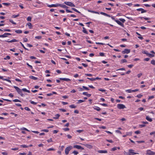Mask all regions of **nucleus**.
Returning a JSON list of instances; mask_svg holds the SVG:
<instances>
[{
  "label": "nucleus",
  "mask_w": 155,
  "mask_h": 155,
  "mask_svg": "<svg viewBox=\"0 0 155 155\" xmlns=\"http://www.w3.org/2000/svg\"><path fill=\"white\" fill-rule=\"evenodd\" d=\"M58 6H60L61 7L63 8H66V11L68 13H73V12L70 11L69 10H68L67 9V8H68V6H66V5H64L63 4H59L58 5Z\"/></svg>",
  "instance_id": "1"
},
{
  "label": "nucleus",
  "mask_w": 155,
  "mask_h": 155,
  "mask_svg": "<svg viewBox=\"0 0 155 155\" xmlns=\"http://www.w3.org/2000/svg\"><path fill=\"white\" fill-rule=\"evenodd\" d=\"M13 87L16 89L17 92L20 94L21 96L23 97L24 96V95L22 94V92L21 89L16 86H14Z\"/></svg>",
  "instance_id": "2"
},
{
  "label": "nucleus",
  "mask_w": 155,
  "mask_h": 155,
  "mask_svg": "<svg viewBox=\"0 0 155 155\" xmlns=\"http://www.w3.org/2000/svg\"><path fill=\"white\" fill-rule=\"evenodd\" d=\"M72 147L69 146L67 147L65 149V153L66 155L68 154L69 151L72 149Z\"/></svg>",
  "instance_id": "3"
},
{
  "label": "nucleus",
  "mask_w": 155,
  "mask_h": 155,
  "mask_svg": "<svg viewBox=\"0 0 155 155\" xmlns=\"http://www.w3.org/2000/svg\"><path fill=\"white\" fill-rule=\"evenodd\" d=\"M64 4L70 7L75 6V5L73 3L71 2H64Z\"/></svg>",
  "instance_id": "4"
},
{
  "label": "nucleus",
  "mask_w": 155,
  "mask_h": 155,
  "mask_svg": "<svg viewBox=\"0 0 155 155\" xmlns=\"http://www.w3.org/2000/svg\"><path fill=\"white\" fill-rule=\"evenodd\" d=\"M117 107L119 109H123L126 108L125 106L123 104H118L117 105Z\"/></svg>",
  "instance_id": "5"
},
{
  "label": "nucleus",
  "mask_w": 155,
  "mask_h": 155,
  "mask_svg": "<svg viewBox=\"0 0 155 155\" xmlns=\"http://www.w3.org/2000/svg\"><path fill=\"white\" fill-rule=\"evenodd\" d=\"M134 150H129V155H133L136 154H138L139 153L134 152Z\"/></svg>",
  "instance_id": "6"
},
{
  "label": "nucleus",
  "mask_w": 155,
  "mask_h": 155,
  "mask_svg": "<svg viewBox=\"0 0 155 155\" xmlns=\"http://www.w3.org/2000/svg\"><path fill=\"white\" fill-rule=\"evenodd\" d=\"M130 50L129 49H127V48H125L124 50L122 51V53L123 54H128L130 53Z\"/></svg>",
  "instance_id": "7"
},
{
  "label": "nucleus",
  "mask_w": 155,
  "mask_h": 155,
  "mask_svg": "<svg viewBox=\"0 0 155 155\" xmlns=\"http://www.w3.org/2000/svg\"><path fill=\"white\" fill-rule=\"evenodd\" d=\"M147 154L149 155H154L155 154V153L150 150H148L147 151Z\"/></svg>",
  "instance_id": "8"
},
{
  "label": "nucleus",
  "mask_w": 155,
  "mask_h": 155,
  "mask_svg": "<svg viewBox=\"0 0 155 155\" xmlns=\"http://www.w3.org/2000/svg\"><path fill=\"white\" fill-rule=\"evenodd\" d=\"M74 148L78 149L84 150V148L81 146L78 145H75L73 146Z\"/></svg>",
  "instance_id": "9"
},
{
  "label": "nucleus",
  "mask_w": 155,
  "mask_h": 155,
  "mask_svg": "<svg viewBox=\"0 0 155 155\" xmlns=\"http://www.w3.org/2000/svg\"><path fill=\"white\" fill-rule=\"evenodd\" d=\"M11 34L9 33H5L4 34L2 35H0V38H5L8 35H11Z\"/></svg>",
  "instance_id": "10"
},
{
  "label": "nucleus",
  "mask_w": 155,
  "mask_h": 155,
  "mask_svg": "<svg viewBox=\"0 0 155 155\" xmlns=\"http://www.w3.org/2000/svg\"><path fill=\"white\" fill-rule=\"evenodd\" d=\"M58 4H52L48 5V6L50 8L56 7L58 6Z\"/></svg>",
  "instance_id": "11"
},
{
  "label": "nucleus",
  "mask_w": 155,
  "mask_h": 155,
  "mask_svg": "<svg viewBox=\"0 0 155 155\" xmlns=\"http://www.w3.org/2000/svg\"><path fill=\"white\" fill-rule=\"evenodd\" d=\"M97 152L100 153H107V151L106 150H98Z\"/></svg>",
  "instance_id": "12"
},
{
  "label": "nucleus",
  "mask_w": 155,
  "mask_h": 155,
  "mask_svg": "<svg viewBox=\"0 0 155 155\" xmlns=\"http://www.w3.org/2000/svg\"><path fill=\"white\" fill-rule=\"evenodd\" d=\"M115 22H116L118 24L121 26L123 27H124V24L119 20H115Z\"/></svg>",
  "instance_id": "13"
},
{
  "label": "nucleus",
  "mask_w": 155,
  "mask_h": 155,
  "mask_svg": "<svg viewBox=\"0 0 155 155\" xmlns=\"http://www.w3.org/2000/svg\"><path fill=\"white\" fill-rule=\"evenodd\" d=\"M83 145L85 146L87 148L89 149H91L93 148V146L90 144H83Z\"/></svg>",
  "instance_id": "14"
},
{
  "label": "nucleus",
  "mask_w": 155,
  "mask_h": 155,
  "mask_svg": "<svg viewBox=\"0 0 155 155\" xmlns=\"http://www.w3.org/2000/svg\"><path fill=\"white\" fill-rule=\"evenodd\" d=\"M6 41L8 43H12L18 41L16 40V39H12V40L11 41Z\"/></svg>",
  "instance_id": "15"
},
{
  "label": "nucleus",
  "mask_w": 155,
  "mask_h": 155,
  "mask_svg": "<svg viewBox=\"0 0 155 155\" xmlns=\"http://www.w3.org/2000/svg\"><path fill=\"white\" fill-rule=\"evenodd\" d=\"M60 80H63L65 81H71V80L69 78H59Z\"/></svg>",
  "instance_id": "16"
},
{
  "label": "nucleus",
  "mask_w": 155,
  "mask_h": 155,
  "mask_svg": "<svg viewBox=\"0 0 155 155\" xmlns=\"http://www.w3.org/2000/svg\"><path fill=\"white\" fill-rule=\"evenodd\" d=\"M100 14L102 15H103L105 16H107L108 17H110V16L109 15H108L107 14L104 13V12H100Z\"/></svg>",
  "instance_id": "17"
},
{
  "label": "nucleus",
  "mask_w": 155,
  "mask_h": 155,
  "mask_svg": "<svg viewBox=\"0 0 155 155\" xmlns=\"http://www.w3.org/2000/svg\"><path fill=\"white\" fill-rule=\"evenodd\" d=\"M146 119L147 120L150 122H151L152 121V120L151 118H150L149 116H147L146 117Z\"/></svg>",
  "instance_id": "18"
},
{
  "label": "nucleus",
  "mask_w": 155,
  "mask_h": 155,
  "mask_svg": "<svg viewBox=\"0 0 155 155\" xmlns=\"http://www.w3.org/2000/svg\"><path fill=\"white\" fill-rule=\"evenodd\" d=\"M29 78H31L32 79H33V80H36L38 79L37 78L33 76H32V75L30 76H29Z\"/></svg>",
  "instance_id": "19"
},
{
  "label": "nucleus",
  "mask_w": 155,
  "mask_h": 155,
  "mask_svg": "<svg viewBox=\"0 0 155 155\" xmlns=\"http://www.w3.org/2000/svg\"><path fill=\"white\" fill-rule=\"evenodd\" d=\"M21 91H23L25 92H26L28 93H30V92L29 90H27V89L25 88H24L22 89L21 90Z\"/></svg>",
  "instance_id": "20"
},
{
  "label": "nucleus",
  "mask_w": 155,
  "mask_h": 155,
  "mask_svg": "<svg viewBox=\"0 0 155 155\" xmlns=\"http://www.w3.org/2000/svg\"><path fill=\"white\" fill-rule=\"evenodd\" d=\"M55 116L56 117H54L53 118L54 119H56L58 118L60 116V115L58 114H57L55 115Z\"/></svg>",
  "instance_id": "21"
},
{
  "label": "nucleus",
  "mask_w": 155,
  "mask_h": 155,
  "mask_svg": "<svg viewBox=\"0 0 155 155\" xmlns=\"http://www.w3.org/2000/svg\"><path fill=\"white\" fill-rule=\"evenodd\" d=\"M139 18L141 19H142L143 18H144L146 20H147L150 19V18L141 17H139Z\"/></svg>",
  "instance_id": "22"
},
{
  "label": "nucleus",
  "mask_w": 155,
  "mask_h": 155,
  "mask_svg": "<svg viewBox=\"0 0 155 155\" xmlns=\"http://www.w3.org/2000/svg\"><path fill=\"white\" fill-rule=\"evenodd\" d=\"M69 107L71 108H75L77 107L74 104H72L69 106Z\"/></svg>",
  "instance_id": "23"
},
{
  "label": "nucleus",
  "mask_w": 155,
  "mask_h": 155,
  "mask_svg": "<svg viewBox=\"0 0 155 155\" xmlns=\"http://www.w3.org/2000/svg\"><path fill=\"white\" fill-rule=\"evenodd\" d=\"M15 32L17 33L20 34L22 33V31L20 30H18L15 31Z\"/></svg>",
  "instance_id": "24"
},
{
  "label": "nucleus",
  "mask_w": 155,
  "mask_h": 155,
  "mask_svg": "<svg viewBox=\"0 0 155 155\" xmlns=\"http://www.w3.org/2000/svg\"><path fill=\"white\" fill-rule=\"evenodd\" d=\"M94 109L97 111H100L101 110V109L98 107H94Z\"/></svg>",
  "instance_id": "25"
},
{
  "label": "nucleus",
  "mask_w": 155,
  "mask_h": 155,
  "mask_svg": "<svg viewBox=\"0 0 155 155\" xmlns=\"http://www.w3.org/2000/svg\"><path fill=\"white\" fill-rule=\"evenodd\" d=\"M19 16V14H18L17 15H14L12 16V17L13 18H15L18 17V16Z\"/></svg>",
  "instance_id": "26"
},
{
  "label": "nucleus",
  "mask_w": 155,
  "mask_h": 155,
  "mask_svg": "<svg viewBox=\"0 0 155 155\" xmlns=\"http://www.w3.org/2000/svg\"><path fill=\"white\" fill-rule=\"evenodd\" d=\"M83 31L84 33L87 34L88 33L87 31H86V29L84 28L83 27Z\"/></svg>",
  "instance_id": "27"
},
{
  "label": "nucleus",
  "mask_w": 155,
  "mask_h": 155,
  "mask_svg": "<svg viewBox=\"0 0 155 155\" xmlns=\"http://www.w3.org/2000/svg\"><path fill=\"white\" fill-rule=\"evenodd\" d=\"M71 9L78 13H81V12H80L78 11V10H77L76 9H75L74 8H71Z\"/></svg>",
  "instance_id": "28"
},
{
  "label": "nucleus",
  "mask_w": 155,
  "mask_h": 155,
  "mask_svg": "<svg viewBox=\"0 0 155 155\" xmlns=\"http://www.w3.org/2000/svg\"><path fill=\"white\" fill-rule=\"evenodd\" d=\"M31 18L30 16H28L27 18V20L28 21H31Z\"/></svg>",
  "instance_id": "29"
},
{
  "label": "nucleus",
  "mask_w": 155,
  "mask_h": 155,
  "mask_svg": "<svg viewBox=\"0 0 155 155\" xmlns=\"http://www.w3.org/2000/svg\"><path fill=\"white\" fill-rule=\"evenodd\" d=\"M9 21L10 22L12 23V24L14 25H16V24L15 22H14L11 19H9Z\"/></svg>",
  "instance_id": "30"
},
{
  "label": "nucleus",
  "mask_w": 155,
  "mask_h": 155,
  "mask_svg": "<svg viewBox=\"0 0 155 155\" xmlns=\"http://www.w3.org/2000/svg\"><path fill=\"white\" fill-rule=\"evenodd\" d=\"M29 26V28L31 29V27L32 26V24L31 23H28L27 24Z\"/></svg>",
  "instance_id": "31"
},
{
  "label": "nucleus",
  "mask_w": 155,
  "mask_h": 155,
  "mask_svg": "<svg viewBox=\"0 0 155 155\" xmlns=\"http://www.w3.org/2000/svg\"><path fill=\"white\" fill-rule=\"evenodd\" d=\"M148 56L150 58L153 57L154 56V54H148Z\"/></svg>",
  "instance_id": "32"
},
{
  "label": "nucleus",
  "mask_w": 155,
  "mask_h": 155,
  "mask_svg": "<svg viewBox=\"0 0 155 155\" xmlns=\"http://www.w3.org/2000/svg\"><path fill=\"white\" fill-rule=\"evenodd\" d=\"M141 13H145V12H147V11L144 9H143V8H142V9H141Z\"/></svg>",
  "instance_id": "33"
},
{
  "label": "nucleus",
  "mask_w": 155,
  "mask_h": 155,
  "mask_svg": "<svg viewBox=\"0 0 155 155\" xmlns=\"http://www.w3.org/2000/svg\"><path fill=\"white\" fill-rule=\"evenodd\" d=\"M151 64L153 65H155V60H152L151 61Z\"/></svg>",
  "instance_id": "34"
},
{
  "label": "nucleus",
  "mask_w": 155,
  "mask_h": 155,
  "mask_svg": "<svg viewBox=\"0 0 155 155\" xmlns=\"http://www.w3.org/2000/svg\"><path fill=\"white\" fill-rule=\"evenodd\" d=\"M2 4L8 6L10 5V3H3Z\"/></svg>",
  "instance_id": "35"
},
{
  "label": "nucleus",
  "mask_w": 155,
  "mask_h": 155,
  "mask_svg": "<svg viewBox=\"0 0 155 155\" xmlns=\"http://www.w3.org/2000/svg\"><path fill=\"white\" fill-rule=\"evenodd\" d=\"M13 101L15 102H21V101L20 100L17 99H14L13 100Z\"/></svg>",
  "instance_id": "36"
},
{
  "label": "nucleus",
  "mask_w": 155,
  "mask_h": 155,
  "mask_svg": "<svg viewBox=\"0 0 155 155\" xmlns=\"http://www.w3.org/2000/svg\"><path fill=\"white\" fill-rule=\"evenodd\" d=\"M59 109L60 111H62V112H65L66 111V110L64 109L60 108V109Z\"/></svg>",
  "instance_id": "37"
},
{
  "label": "nucleus",
  "mask_w": 155,
  "mask_h": 155,
  "mask_svg": "<svg viewBox=\"0 0 155 155\" xmlns=\"http://www.w3.org/2000/svg\"><path fill=\"white\" fill-rule=\"evenodd\" d=\"M119 20L122 21L123 23H124L125 21V20L124 19L122 18H120Z\"/></svg>",
  "instance_id": "38"
},
{
  "label": "nucleus",
  "mask_w": 155,
  "mask_h": 155,
  "mask_svg": "<svg viewBox=\"0 0 155 155\" xmlns=\"http://www.w3.org/2000/svg\"><path fill=\"white\" fill-rule=\"evenodd\" d=\"M121 63H125V62H127V60L126 59H124L121 60Z\"/></svg>",
  "instance_id": "39"
},
{
  "label": "nucleus",
  "mask_w": 155,
  "mask_h": 155,
  "mask_svg": "<svg viewBox=\"0 0 155 155\" xmlns=\"http://www.w3.org/2000/svg\"><path fill=\"white\" fill-rule=\"evenodd\" d=\"M30 102L31 104H34V105L36 104H37V103L35 102L34 101H32L31 100H30Z\"/></svg>",
  "instance_id": "40"
},
{
  "label": "nucleus",
  "mask_w": 155,
  "mask_h": 155,
  "mask_svg": "<svg viewBox=\"0 0 155 155\" xmlns=\"http://www.w3.org/2000/svg\"><path fill=\"white\" fill-rule=\"evenodd\" d=\"M117 147H114L113 148L111 149V150L112 151H114L116 150H117Z\"/></svg>",
  "instance_id": "41"
},
{
  "label": "nucleus",
  "mask_w": 155,
  "mask_h": 155,
  "mask_svg": "<svg viewBox=\"0 0 155 155\" xmlns=\"http://www.w3.org/2000/svg\"><path fill=\"white\" fill-rule=\"evenodd\" d=\"M84 100H79L78 101V102L77 103L79 104L80 103H81L84 102Z\"/></svg>",
  "instance_id": "42"
},
{
  "label": "nucleus",
  "mask_w": 155,
  "mask_h": 155,
  "mask_svg": "<svg viewBox=\"0 0 155 155\" xmlns=\"http://www.w3.org/2000/svg\"><path fill=\"white\" fill-rule=\"evenodd\" d=\"M3 80L4 81H7L8 82H9L11 83V80H10L9 79H6V78H4V79H3Z\"/></svg>",
  "instance_id": "43"
},
{
  "label": "nucleus",
  "mask_w": 155,
  "mask_h": 155,
  "mask_svg": "<svg viewBox=\"0 0 155 155\" xmlns=\"http://www.w3.org/2000/svg\"><path fill=\"white\" fill-rule=\"evenodd\" d=\"M132 90H131V89H128V90H127L126 91L128 93H131V92H132Z\"/></svg>",
  "instance_id": "44"
},
{
  "label": "nucleus",
  "mask_w": 155,
  "mask_h": 155,
  "mask_svg": "<svg viewBox=\"0 0 155 155\" xmlns=\"http://www.w3.org/2000/svg\"><path fill=\"white\" fill-rule=\"evenodd\" d=\"M82 87L84 89H85L86 90H89V89L87 87L85 86H82Z\"/></svg>",
  "instance_id": "45"
},
{
  "label": "nucleus",
  "mask_w": 155,
  "mask_h": 155,
  "mask_svg": "<svg viewBox=\"0 0 155 155\" xmlns=\"http://www.w3.org/2000/svg\"><path fill=\"white\" fill-rule=\"evenodd\" d=\"M143 96L141 94H139L136 96V97L138 98H140Z\"/></svg>",
  "instance_id": "46"
},
{
  "label": "nucleus",
  "mask_w": 155,
  "mask_h": 155,
  "mask_svg": "<svg viewBox=\"0 0 155 155\" xmlns=\"http://www.w3.org/2000/svg\"><path fill=\"white\" fill-rule=\"evenodd\" d=\"M63 130L64 131H67L69 130V129L68 128H65L63 129Z\"/></svg>",
  "instance_id": "47"
},
{
  "label": "nucleus",
  "mask_w": 155,
  "mask_h": 155,
  "mask_svg": "<svg viewBox=\"0 0 155 155\" xmlns=\"http://www.w3.org/2000/svg\"><path fill=\"white\" fill-rule=\"evenodd\" d=\"M21 147H22L23 148H26V147H28V146H26L25 145H21Z\"/></svg>",
  "instance_id": "48"
},
{
  "label": "nucleus",
  "mask_w": 155,
  "mask_h": 155,
  "mask_svg": "<svg viewBox=\"0 0 155 155\" xmlns=\"http://www.w3.org/2000/svg\"><path fill=\"white\" fill-rule=\"evenodd\" d=\"M78 153V152L75 150L72 152V153H74V155H77Z\"/></svg>",
  "instance_id": "49"
},
{
  "label": "nucleus",
  "mask_w": 155,
  "mask_h": 155,
  "mask_svg": "<svg viewBox=\"0 0 155 155\" xmlns=\"http://www.w3.org/2000/svg\"><path fill=\"white\" fill-rule=\"evenodd\" d=\"M55 150L54 149L52 148H50L48 149V150H47V151H51V150Z\"/></svg>",
  "instance_id": "50"
},
{
  "label": "nucleus",
  "mask_w": 155,
  "mask_h": 155,
  "mask_svg": "<svg viewBox=\"0 0 155 155\" xmlns=\"http://www.w3.org/2000/svg\"><path fill=\"white\" fill-rule=\"evenodd\" d=\"M142 53L143 54H146L147 55H148V54L149 53H147V52L146 51H144L142 52Z\"/></svg>",
  "instance_id": "51"
},
{
  "label": "nucleus",
  "mask_w": 155,
  "mask_h": 155,
  "mask_svg": "<svg viewBox=\"0 0 155 155\" xmlns=\"http://www.w3.org/2000/svg\"><path fill=\"white\" fill-rule=\"evenodd\" d=\"M24 109L26 110L27 111H30V109L28 107H25Z\"/></svg>",
  "instance_id": "52"
},
{
  "label": "nucleus",
  "mask_w": 155,
  "mask_h": 155,
  "mask_svg": "<svg viewBox=\"0 0 155 155\" xmlns=\"http://www.w3.org/2000/svg\"><path fill=\"white\" fill-rule=\"evenodd\" d=\"M10 58V57L9 56H7L5 58H4V59L6 60L7 59H9Z\"/></svg>",
  "instance_id": "53"
},
{
  "label": "nucleus",
  "mask_w": 155,
  "mask_h": 155,
  "mask_svg": "<svg viewBox=\"0 0 155 155\" xmlns=\"http://www.w3.org/2000/svg\"><path fill=\"white\" fill-rule=\"evenodd\" d=\"M87 79L90 80L91 81H95L94 78H87Z\"/></svg>",
  "instance_id": "54"
},
{
  "label": "nucleus",
  "mask_w": 155,
  "mask_h": 155,
  "mask_svg": "<svg viewBox=\"0 0 155 155\" xmlns=\"http://www.w3.org/2000/svg\"><path fill=\"white\" fill-rule=\"evenodd\" d=\"M100 55L101 56H104V53L100 52L99 53Z\"/></svg>",
  "instance_id": "55"
},
{
  "label": "nucleus",
  "mask_w": 155,
  "mask_h": 155,
  "mask_svg": "<svg viewBox=\"0 0 155 155\" xmlns=\"http://www.w3.org/2000/svg\"><path fill=\"white\" fill-rule=\"evenodd\" d=\"M142 75V73H140L139 74L137 75V77L138 78H140Z\"/></svg>",
  "instance_id": "56"
},
{
  "label": "nucleus",
  "mask_w": 155,
  "mask_h": 155,
  "mask_svg": "<svg viewBox=\"0 0 155 155\" xmlns=\"http://www.w3.org/2000/svg\"><path fill=\"white\" fill-rule=\"evenodd\" d=\"M48 130L47 129H43L41 130V131H44L46 132H48Z\"/></svg>",
  "instance_id": "57"
},
{
  "label": "nucleus",
  "mask_w": 155,
  "mask_h": 155,
  "mask_svg": "<svg viewBox=\"0 0 155 155\" xmlns=\"http://www.w3.org/2000/svg\"><path fill=\"white\" fill-rule=\"evenodd\" d=\"M26 64H27L28 66L30 67V68H31V69H32V68H33L32 66H31V65H29V64L28 63H26Z\"/></svg>",
  "instance_id": "58"
},
{
  "label": "nucleus",
  "mask_w": 155,
  "mask_h": 155,
  "mask_svg": "<svg viewBox=\"0 0 155 155\" xmlns=\"http://www.w3.org/2000/svg\"><path fill=\"white\" fill-rule=\"evenodd\" d=\"M11 30L9 29H4L3 30V31H11Z\"/></svg>",
  "instance_id": "59"
},
{
  "label": "nucleus",
  "mask_w": 155,
  "mask_h": 155,
  "mask_svg": "<svg viewBox=\"0 0 155 155\" xmlns=\"http://www.w3.org/2000/svg\"><path fill=\"white\" fill-rule=\"evenodd\" d=\"M47 141L48 143L52 142L53 141L52 140V138H50V139L48 140H47Z\"/></svg>",
  "instance_id": "60"
},
{
  "label": "nucleus",
  "mask_w": 155,
  "mask_h": 155,
  "mask_svg": "<svg viewBox=\"0 0 155 155\" xmlns=\"http://www.w3.org/2000/svg\"><path fill=\"white\" fill-rule=\"evenodd\" d=\"M11 150H18V148H12Z\"/></svg>",
  "instance_id": "61"
},
{
  "label": "nucleus",
  "mask_w": 155,
  "mask_h": 155,
  "mask_svg": "<svg viewBox=\"0 0 155 155\" xmlns=\"http://www.w3.org/2000/svg\"><path fill=\"white\" fill-rule=\"evenodd\" d=\"M140 133V131L139 130H137L135 132V133L137 134H139Z\"/></svg>",
  "instance_id": "62"
},
{
  "label": "nucleus",
  "mask_w": 155,
  "mask_h": 155,
  "mask_svg": "<svg viewBox=\"0 0 155 155\" xmlns=\"http://www.w3.org/2000/svg\"><path fill=\"white\" fill-rule=\"evenodd\" d=\"M85 75L87 76H92V75L90 74H86Z\"/></svg>",
  "instance_id": "63"
},
{
  "label": "nucleus",
  "mask_w": 155,
  "mask_h": 155,
  "mask_svg": "<svg viewBox=\"0 0 155 155\" xmlns=\"http://www.w3.org/2000/svg\"><path fill=\"white\" fill-rule=\"evenodd\" d=\"M67 137L69 139H71L72 138L71 136L69 134L67 135Z\"/></svg>",
  "instance_id": "64"
}]
</instances>
